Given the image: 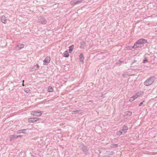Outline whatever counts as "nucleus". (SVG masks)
Masks as SVG:
<instances>
[{
    "instance_id": "obj_1",
    "label": "nucleus",
    "mask_w": 157,
    "mask_h": 157,
    "mask_svg": "<svg viewBox=\"0 0 157 157\" xmlns=\"http://www.w3.org/2000/svg\"><path fill=\"white\" fill-rule=\"evenodd\" d=\"M155 78L154 77H151L147 79L144 82V85L148 86L151 85L155 81Z\"/></svg>"
},
{
    "instance_id": "obj_2",
    "label": "nucleus",
    "mask_w": 157,
    "mask_h": 157,
    "mask_svg": "<svg viewBox=\"0 0 157 157\" xmlns=\"http://www.w3.org/2000/svg\"><path fill=\"white\" fill-rule=\"evenodd\" d=\"M79 147L81 148V149L86 155H87L89 154L88 151L89 149L83 144H81Z\"/></svg>"
},
{
    "instance_id": "obj_3",
    "label": "nucleus",
    "mask_w": 157,
    "mask_h": 157,
    "mask_svg": "<svg viewBox=\"0 0 157 157\" xmlns=\"http://www.w3.org/2000/svg\"><path fill=\"white\" fill-rule=\"evenodd\" d=\"M38 22L42 24H45L47 23V21L45 18L42 17L40 16L38 17Z\"/></svg>"
},
{
    "instance_id": "obj_4",
    "label": "nucleus",
    "mask_w": 157,
    "mask_h": 157,
    "mask_svg": "<svg viewBox=\"0 0 157 157\" xmlns=\"http://www.w3.org/2000/svg\"><path fill=\"white\" fill-rule=\"evenodd\" d=\"M83 1V0H75L71 1V3L72 5L75 6L78 3H82Z\"/></svg>"
},
{
    "instance_id": "obj_5",
    "label": "nucleus",
    "mask_w": 157,
    "mask_h": 157,
    "mask_svg": "<svg viewBox=\"0 0 157 157\" xmlns=\"http://www.w3.org/2000/svg\"><path fill=\"white\" fill-rule=\"evenodd\" d=\"M50 58L49 56H47L43 61V64L47 65L50 63Z\"/></svg>"
},
{
    "instance_id": "obj_6",
    "label": "nucleus",
    "mask_w": 157,
    "mask_h": 157,
    "mask_svg": "<svg viewBox=\"0 0 157 157\" xmlns=\"http://www.w3.org/2000/svg\"><path fill=\"white\" fill-rule=\"evenodd\" d=\"M142 46H143V45H141L137 41L135 43L134 45L132 47V48L134 49H136L137 48H141Z\"/></svg>"
},
{
    "instance_id": "obj_7",
    "label": "nucleus",
    "mask_w": 157,
    "mask_h": 157,
    "mask_svg": "<svg viewBox=\"0 0 157 157\" xmlns=\"http://www.w3.org/2000/svg\"><path fill=\"white\" fill-rule=\"evenodd\" d=\"M31 114L33 116H40L42 114V113L41 111H33Z\"/></svg>"
},
{
    "instance_id": "obj_8",
    "label": "nucleus",
    "mask_w": 157,
    "mask_h": 157,
    "mask_svg": "<svg viewBox=\"0 0 157 157\" xmlns=\"http://www.w3.org/2000/svg\"><path fill=\"white\" fill-rule=\"evenodd\" d=\"M137 41L138 42H139L142 45H143V44H146L147 43V40L143 38H141L139 40H138Z\"/></svg>"
},
{
    "instance_id": "obj_9",
    "label": "nucleus",
    "mask_w": 157,
    "mask_h": 157,
    "mask_svg": "<svg viewBox=\"0 0 157 157\" xmlns=\"http://www.w3.org/2000/svg\"><path fill=\"white\" fill-rule=\"evenodd\" d=\"M24 47V45L23 44H21L19 45H17L14 48L16 50H19L23 48Z\"/></svg>"
},
{
    "instance_id": "obj_10",
    "label": "nucleus",
    "mask_w": 157,
    "mask_h": 157,
    "mask_svg": "<svg viewBox=\"0 0 157 157\" xmlns=\"http://www.w3.org/2000/svg\"><path fill=\"white\" fill-rule=\"evenodd\" d=\"M143 94V92H140L136 93L135 95H133L132 97L134 99H135L138 97L141 96Z\"/></svg>"
},
{
    "instance_id": "obj_11",
    "label": "nucleus",
    "mask_w": 157,
    "mask_h": 157,
    "mask_svg": "<svg viewBox=\"0 0 157 157\" xmlns=\"http://www.w3.org/2000/svg\"><path fill=\"white\" fill-rule=\"evenodd\" d=\"M0 19L1 21L4 24L6 23L7 19L6 17V16L4 15H2L1 16Z\"/></svg>"
},
{
    "instance_id": "obj_12",
    "label": "nucleus",
    "mask_w": 157,
    "mask_h": 157,
    "mask_svg": "<svg viewBox=\"0 0 157 157\" xmlns=\"http://www.w3.org/2000/svg\"><path fill=\"white\" fill-rule=\"evenodd\" d=\"M39 118H30L29 119L28 121L29 122H34L37 121Z\"/></svg>"
},
{
    "instance_id": "obj_13",
    "label": "nucleus",
    "mask_w": 157,
    "mask_h": 157,
    "mask_svg": "<svg viewBox=\"0 0 157 157\" xmlns=\"http://www.w3.org/2000/svg\"><path fill=\"white\" fill-rule=\"evenodd\" d=\"M80 44L81 45L80 48L82 49L84 48L85 47H86V43L84 41H82L80 42Z\"/></svg>"
},
{
    "instance_id": "obj_14",
    "label": "nucleus",
    "mask_w": 157,
    "mask_h": 157,
    "mask_svg": "<svg viewBox=\"0 0 157 157\" xmlns=\"http://www.w3.org/2000/svg\"><path fill=\"white\" fill-rule=\"evenodd\" d=\"M84 57L82 53H81L79 56V60L80 61L82 62V63L84 62Z\"/></svg>"
},
{
    "instance_id": "obj_15",
    "label": "nucleus",
    "mask_w": 157,
    "mask_h": 157,
    "mask_svg": "<svg viewBox=\"0 0 157 157\" xmlns=\"http://www.w3.org/2000/svg\"><path fill=\"white\" fill-rule=\"evenodd\" d=\"M128 127L125 125H124L123 126V129L121 130L122 131H123L124 133H126L127 132L126 131L128 130Z\"/></svg>"
},
{
    "instance_id": "obj_16",
    "label": "nucleus",
    "mask_w": 157,
    "mask_h": 157,
    "mask_svg": "<svg viewBox=\"0 0 157 157\" xmlns=\"http://www.w3.org/2000/svg\"><path fill=\"white\" fill-rule=\"evenodd\" d=\"M16 139L17 138L16 136L12 135L10 136V141H13Z\"/></svg>"
},
{
    "instance_id": "obj_17",
    "label": "nucleus",
    "mask_w": 157,
    "mask_h": 157,
    "mask_svg": "<svg viewBox=\"0 0 157 157\" xmlns=\"http://www.w3.org/2000/svg\"><path fill=\"white\" fill-rule=\"evenodd\" d=\"M26 130V129L19 130L17 131V133H25V132L24 131H25Z\"/></svg>"
},
{
    "instance_id": "obj_18",
    "label": "nucleus",
    "mask_w": 157,
    "mask_h": 157,
    "mask_svg": "<svg viewBox=\"0 0 157 157\" xmlns=\"http://www.w3.org/2000/svg\"><path fill=\"white\" fill-rule=\"evenodd\" d=\"M74 48V45L73 44L72 45H71V46L69 47V52L70 53H71L73 51Z\"/></svg>"
},
{
    "instance_id": "obj_19",
    "label": "nucleus",
    "mask_w": 157,
    "mask_h": 157,
    "mask_svg": "<svg viewBox=\"0 0 157 157\" xmlns=\"http://www.w3.org/2000/svg\"><path fill=\"white\" fill-rule=\"evenodd\" d=\"M69 56V54L68 53V52L66 51L65 52H64V54H63V56H64L65 57H68Z\"/></svg>"
},
{
    "instance_id": "obj_20",
    "label": "nucleus",
    "mask_w": 157,
    "mask_h": 157,
    "mask_svg": "<svg viewBox=\"0 0 157 157\" xmlns=\"http://www.w3.org/2000/svg\"><path fill=\"white\" fill-rule=\"evenodd\" d=\"M132 112L130 111H127L125 112V114L126 115H127V116H131L132 114Z\"/></svg>"
},
{
    "instance_id": "obj_21",
    "label": "nucleus",
    "mask_w": 157,
    "mask_h": 157,
    "mask_svg": "<svg viewBox=\"0 0 157 157\" xmlns=\"http://www.w3.org/2000/svg\"><path fill=\"white\" fill-rule=\"evenodd\" d=\"M48 90L49 92H52L53 91V89L52 87L49 86L48 88Z\"/></svg>"
},
{
    "instance_id": "obj_22",
    "label": "nucleus",
    "mask_w": 157,
    "mask_h": 157,
    "mask_svg": "<svg viewBox=\"0 0 157 157\" xmlns=\"http://www.w3.org/2000/svg\"><path fill=\"white\" fill-rule=\"evenodd\" d=\"M122 133V132L121 130L118 131L117 133V135L118 136H120L121 135Z\"/></svg>"
},
{
    "instance_id": "obj_23",
    "label": "nucleus",
    "mask_w": 157,
    "mask_h": 157,
    "mask_svg": "<svg viewBox=\"0 0 157 157\" xmlns=\"http://www.w3.org/2000/svg\"><path fill=\"white\" fill-rule=\"evenodd\" d=\"M80 111V110H76L73 111L72 112V114H75L77 113H78Z\"/></svg>"
},
{
    "instance_id": "obj_24",
    "label": "nucleus",
    "mask_w": 157,
    "mask_h": 157,
    "mask_svg": "<svg viewBox=\"0 0 157 157\" xmlns=\"http://www.w3.org/2000/svg\"><path fill=\"white\" fill-rule=\"evenodd\" d=\"M39 67V65L37 64L36 65H35L34 67V68L35 70H37Z\"/></svg>"
},
{
    "instance_id": "obj_25",
    "label": "nucleus",
    "mask_w": 157,
    "mask_h": 157,
    "mask_svg": "<svg viewBox=\"0 0 157 157\" xmlns=\"http://www.w3.org/2000/svg\"><path fill=\"white\" fill-rule=\"evenodd\" d=\"M117 146H118V144H113L112 146H111V147H113V148H116V147H117Z\"/></svg>"
},
{
    "instance_id": "obj_26",
    "label": "nucleus",
    "mask_w": 157,
    "mask_h": 157,
    "mask_svg": "<svg viewBox=\"0 0 157 157\" xmlns=\"http://www.w3.org/2000/svg\"><path fill=\"white\" fill-rule=\"evenodd\" d=\"M30 91V90L29 88H26L25 89V91L27 93H28L29 92V91Z\"/></svg>"
},
{
    "instance_id": "obj_27",
    "label": "nucleus",
    "mask_w": 157,
    "mask_h": 157,
    "mask_svg": "<svg viewBox=\"0 0 157 157\" xmlns=\"http://www.w3.org/2000/svg\"><path fill=\"white\" fill-rule=\"evenodd\" d=\"M122 62L120 60H119L118 62L116 63V64H118L119 65H121Z\"/></svg>"
},
{
    "instance_id": "obj_28",
    "label": "nucleus",
    "mask_w": 157,
    "mask_h": 157,
    "mask_svg": "<svg viewBox=\"0 0 157 157\" xmlns=\"http://www.w3.org/2000/svg\"><path fill=\"white\" fill-rule=\"evenodd\" d=\"M147 61L148 60L147 59L146 57H145L144 58V60L143 61V63H145L146 62H147Z\"/></svg>"
},
{
    "instance_id": "obj_29",
    "label": "nucleus",
    "mask_w": 157,
    "mask_h": 157,
    "mask_svg": "<svg viewBox=\"0 0 157 157\" xmlns=\"http://www.w3.org/2000/svg\"><path fill=\"white\" fill-rule=\"evenodd\" d=\"M135 99H134V98H133L132 97H131L129 99V101L131 102L133 101H134Z\"/></svg>"
},
{
    "instance_id": "obj_30",
    "label": "nucleus",
    "mask_w": 157,
    "mask_h": 157,
    "mask_svg": "<svg viewBox=\"0 0 157 157\" xmlns=\"http://www.w3.org/2000/svg\"><path fill=\"white\" fill-rule=\"evenodd\" d=\"M144 102V101H143V102H140V104H139V106H141L143 104V103Z\"/></svg>"
},
{
    "instance_id": "obj_31",
    "label": "nucleus",
    "mask_w": 157,
    "mask_h": 157,
    "mask_svg": "<svg viewBox=\"0 0 157 157\" xmlns=\"http://www.w3.org/2000/svg\"><path fill=\"white\" fill-rule=\"evenodd\" d=\"M16 136L17 138L18 137H21L22 136L21 135H18V136Z\"/></svg>"
},
{
    "instance_id": "obj_32",
    "label": "nucleus",
    "mask_w": 157,
    "mask_h": 157,
    "mask_svg": "<svg viewBox=\"0 0 157 157\" xmlns=\"http://www.w3.org/2000/svg\"><path fill=\"white\" fill-rule=\"evenodd\" d=\"M91 102L92 103L93 102V101L92 100H90L88 102Z\"/></svg>"
},
{
    "instance_id": "obj_33",
    "label": "nucleus",
    "mask_w": 157,
    "mask_h": 157,
    "mask_svg": "<svg viewBox=\"0 0 157 157\" xmlns=\"http://www.w3.org/2000/svg\"><path fill=\"white\" fill-rule=\"evenodd\" d=\"M111 153V154H113L114 153V152H113V151H112Z\"/></svg>"
},
{
    "instance_id": "obj_34",
    "label": "nucleus",
    "mask_w": 157,
    "mask_h": 157,
    "mask_svg": "<svg viewBox=\"0 0 157 157\" xmlns=\"http://www.w3.org/2000/svg\"><path fill=\"white\" fill-rule=\"evenodd\" d=\"M22 86H24L23 84Z\"/></svg>"
}]
</instances>
